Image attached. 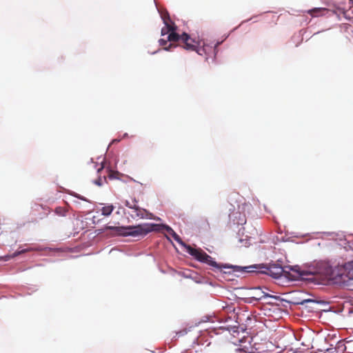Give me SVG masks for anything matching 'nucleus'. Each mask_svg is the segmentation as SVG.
<instances>
[{
	"label": "nucleus",
	"instance_id": "obj_9",
	"mask_svg": "<svg viewBox=\"0 0 353 353\" xmlns=\"http://www.w3.org/2000/svg\"><path fill=\"white\" fill-rule=\"evenodd\" d=\"M211 50V47L208 45H205L204 42H203L202 46H198L196 47V49H195L194 51H196L199 55H203V54H208V51Z\"/></svg>",
	"mask_w": 353,
	"mask_h": 353
},
{
	"label": "nucleus",
	"instance_id": "obj_26",
	"mask_svg": "<svg viewBox=\"0 0 353 353\" xmlns=\"http://www.w3.org/2000/svg\"><path fill=\"white\" fill-rule=\"evenodd\" d=\"M292 270L294 271H296V270L295 268H292Z\"/></svg>",
	"mask_w": 353,
	"mask_h": 353
},
{
	"label": "nucleus",
	"instance_id": "obj_18",
	"mask_svg": "<svg viewBox=\"0 0 353 353\" xmlns=\"http://www.w3.org/2000/svg\"><path fill=\"white\" fill-rule=\"evenodd\" d=\"M206 225L203 227L205 230H209L210 228V223L207 219H205Z\"/></svg>",
	"mask_w": 353,
	"mask_h": 353
},
{
	"label": "nucleus",
	"instance_id": "obj_27",
	"mask_svg": "<svg viewBox=\"0 0 353 353\" xmlns=\"http://www.w3.org/2000/svg\"><path fill=\"white\" fill-rule=\"evenodd\" d=\"M350 1H351L353 3V0H350Z\"/></svg>",
	"mask_w": 353,
	"mask_h": 353
},
{
	"label": "nucleus",
	"instance_id": "obj_16",
	"mask_svg": "<svg viewBox=\"0 0 353 353\" xmlns=\"http://www.w3.org/2000/svg\"><path fill=\"white\" fill-rule=\"evenodd\" d=\"M246 219L245 218V215H243L242 217H240L239 220L236 222L239 225H243L245 223Z\"/></svg>",
	"mask_w": 353,
	"mask_h": 353
},
{
	"label": "nucleus",
	"instance_id": "obj_21",
	"mask_svg": "<svg viewBox=\"0 0 353 353\" xmlns=\"http://www.w3.org/2000/svg\"><path fill=\"white\" fill-rule=\"evenodd\" d=\"M310 301H312L310 299H305V300H303L301 302H300L299 303L301 304V305H303L304 303H307V302H310Z\"/></svg>",
	"mask_w": 353,
	"mask_h": 353
},
{
	"label": "nucleus",
	"instance_id": "obj_7",
	"mask_svg": "<svg viewBox=\"0 0 353 353\" xmlns=\"http://www.w3.org/2000/svg\"><path fill=\"white\" fill-rule=\"evenodd\" d=\"M340 276L341 281L352 282L353 284V261L344 265Z\"/></svg>",
	"mask_w": 353,
	"mask_h": 353
},
{
	"label": "nucleus",
	"instance_id": "obj_22",
	"mask_svg": "<svg viewBox=\"0 0 353 353\" xmlns=\"http://www.w3.org/2000/svg\"><path fill=\"white\" fill-rule=\"evenodd\" d=\"M176 46L175 45H173V44H170L169 46L167 48V47H165L164 49L166 50H168L170 48H171L172 47H176Z\"/></svg>",
	"mask_w": 353,
	"mask_h": 353
},
{
	"label": "nucleus",
	"instance_id": "obj_4",
	"mask_svg": "<svg viewBox=\"0 0 353 353\" xmlns=\"http://www.w3.org/2000/svg\"><path fill=\"white\" fill-rule=\"evenodd\" d=\"M125 205L132 211L130 213L133 219H153L154 215L145 209L140 208L137 205V201L132 199L131 201H125Z\"/></svg>",
	"mask_w": 353,
	"mask_h": 353
},
{
	"label": "nucleus",
	"instance_id": "obj_2",
	"mask_svg": "<svg viewBox=\"0 0 353 353\" xmlns=\"http://www.w3.org/2000/svg\"><path fill=\"white\" fill-rule=\"evenodd\" d=\"M239 272H260L271 276L272 278L279 279L283 274L289 277V272H287L281 265L273 263L269 265H253L245 267H241Z\"/></svg>",
	"mask_w": 353,
	"mask_h": 353
},
{
	"label": "nucleus",
	"instance_id": "obj_14",
	"mask_svg": "<svg viewBox=\"0 0 353 353\" xmlns=\"http://www.w3.org/2000/svg\"><path fill=\"white\" fill-rule=\"evenodd\" d=\"M171 236H172V238L176 241L178 242L179 244L182 245L183 246H184L185 248H186V246L188 245H186L185 243H183V241L181 240V239L180 238V236L174 232L173 231V232H172L171 234Z\"/></svg>",
	"mask_w": 353,
	"mask_h": 353
},
{
	"label": "nucleus",
	"instance_id": "obj_25",
	"mask_svg": "<svg viewBox=\"0 0 353 353\" xmlns=\"http://www.w3.org/2000/svg\"><path fill=\"white\" fill-rule=\"evenodd\" d=\"M103 168V166L101 165V168L98 169V172H99Z\"/></svg>",
	"mask_w": 353,
	"mask_h": 353
},
{
	"label": "nucleus",
	"instance_id": "obj_23",
	"mask_svg": "<svg viewBox=\"0 0 353 353\" xmlns=\"http://www.w3.org/2000/svg\"><path fill=\"white\" fill-rule=\"evenodd\" d=\"M61 211V208H57L55 210L56 213L59 214Z\"/></svg>",
	"mask_w": 353,
	"mask_h": 353
},
{
	"label": "nucleus",
	"instance_id": "obj_15",
	"mask_svg": "<svg viewBox=\"0 0 353 353\" xmlns=\"http://www.w3.org/2000/svg\"><path fill=\"white\" fill-rule=\"evenodd\" d=\"M103 181H106L105 176L103 177V179L101 177H99L97 179L94 181V183L98 186H101L103 183Z\"/></svg>",
	"mask_w": 353,
	"mask_h": 353
},
{
	"label": "nucleus",
	"instance_id": "obj_5",
	"mask_svg": "<svg viewBox=\"0 0 353 353\" xmlns=\"http://www.w3.org/2000/svg\"><path fill=\"white\" fill-rule=\"evenodd\" d=\"M272 347V343L265 340L261 342L254 341L250 347V353H272L270 347Z\"/></svg>",
	"mask_w": 353,
	"mask_h": 353
},
{
	"label": "nucleus",
	"instance_id": "obj_19",
	"mask_svg": "<svg viewBox=\"0 0 353 353\" xmlns=\"http://www.w3.org/2000/svg\"><path fill=\"white\" fill-rule=\"evenodd\" d=\"M336 351V348H330L327 350V353H333Z\"/></svg>",
	"mask_w": 353,
	"mask_h": 353
},
{
	"label": "nucleus",
	"instance_id": "obj_17",
	"mask_svg": "<svg viewBox=\"0 0 353 353\" xmlns=\"http://www.w3.org/2000/svg\"><path fill=\"white\" fill-rule=\"evenodd\" d=\"M159 42L160 46H165L166 44H167V42H168V39L165 40V39H159Z\"/></svg>",
	"mask_w": 353,
	"mask_h": 353
},
{
	"label": "nucleus",
	"instance_id": "obj_24",
	"mask_svg": "<svg viewBox=\"0 0 353 353\" xmlns=\"http://www.w3.org/2000/svg\"><path fill=\"white\" fill-rule=\"evenodd\" d=\"M77 197L83 201H86L83 197L82 196H77Z\"/></svg>",
	"mask_w": 353,
	"mask_h": 353
},
{
	"label": "nucleus",
	"instance_id": "obj_13",
	"mask_svg": "<svg viewBox=\"0 0 353 353\" xmlns=\"http://www.w3.org/2000/svg\"><path fill=\"white\" fill-rule=\"evenodd\" d=\"M327 9L322 8H316L311 10L309 12L314 17H317L319 14H321L323 12H325Z\"/></svg>",
	"mask_w": 353,
	"mask_h": 353
},
{
	"label": "nucleus",
	"instance_id": "obj_10",
	"mask_svg": "<svg viewBox=\"0 0 353 353\" xmlns=\"http://www.w3.org/2000/svg\"><path fill=\"white\" fill-rule=\"evenodd\" d=\"M26 251H27L26 250H22L20 251H17L11 255L8 254V255H6L3 256H0V261H9L10 259H11L17 256H19L21 254L25 253Z\"/></svg>",
	"mask_w": 353,
	"mask_h": 353
},
{
	"label": "nucleus",
	"instance_id": "obj_11",
	"mask_svg": "<svg viewBox=\"0 0 353 353\" xmlns=\"http://www.w3.org/2000/svg\"><path fill=\"white\" fill-rule=\"evenodd\" d=\"M114 209V207L112 205H107L102 207L100 210L103 216H108L111 214Z\"/></svg>",
	"mask_w": 353,
	"mask_h": 353
},
{
	"label": "nucleus",
	"instance_id": "obj_20",
	"mask_svg": "<svg viewBox=\"0 0 353 353\" xmlns=\"http://www.w3.org/2000/svg\"><path fill=\"white\" fill-rule=\"evenodd\" d=\"M337 348L338 349H340V348H342L343 347V346L345 345L344 343L343 342H339L338 343V345H337Z\"/></svg>",
	"mask_w": 353,
	"mask_h": 353
},
{
	"label": "nucleus",
	"instance_id": "obj_1",
	"mask_svg": "<svg viewBox=\"0 0 353 353\" xmlns=\"http://www.w3.org/2000/svg\"><path fill=\"white\" fill-rule=\"evenodd\" d=\"M161 228L165 229L169 234L171 235L173 230L168 225L155 223H143L135 226L128 227H117L110 226L105 227V230H110L114 232L115 234L122 236H132L134 237L143 236L152 231H159Z\"/></svg>",
	"mask_w": 353,
	"mask_h": 353
},
{
	"label": "nucleus",
	"instance_id": "obj_3",
	"mask_svg": "<svg viewBox=\"0 0 353 353\" xmlns=\"http://www.w3.org/2000/svg\"><path fill=\"white\" fill-rule=\"evenodd\" d=\"M185 249L188 254L192 256L197 261L205 263L218 270H223V269H232L233 272H237L241 269V266L217 263L210 255L205 253L201 248H193L190 245H188Z\"/></svg>",
	"mask_w": 353,
	"mask_h": 353
},
{
	"label": "nucleus",
	"instance_id": "obj_8",
	"mask_svg": "<svg viewBox=\"0 0 353 353\" xmlns=\"http://www.w3.org/2000/svg\"><path fill=\"white\" fill-rule=\"evenodd\" d=\"M163 19L164 23L165 25V27L162 28L161 34L162 35H165L168 34H169L172 30H174L175 29H174V26H172L171 24H170L168 21V20H170L169 16H168V19L165 17L163 18Z\"/></svg>",
	"mask_w": 353,
	"mask_h": 353
},
{
	"label": "nucleus",
	"instance_id": "obj_12",
	"mask_svg": "<svg viewBox=\"0 0 353 353\" xmlns=\"http://www.w3.org/2000/svg\"><path fill=\"white\" fill-rule=\"evenodd\" d=\"M181 35L176 33L174 30H172L168 36V41H178L181 40Z\"/></svg>",
	"mask_w": 353,
	"mask_h": 353
},
{
	"label": "nucleus",
	"instance_id": "obj_6",
	"mask_svg": "<svg viewBox=\"0 0 353 353\" xmlns=\"http://www.w3.org/2000/svg\"><path fill=\"white\" fill-rule=\"evenodd\" d=\"M183 48L187 50L194 51L198 46L201 45V41L192 39L187 33H183L181 37Z\"/></svg>",
	"mask_w": 353,
	"mask_h": 353
}]
</instances>
